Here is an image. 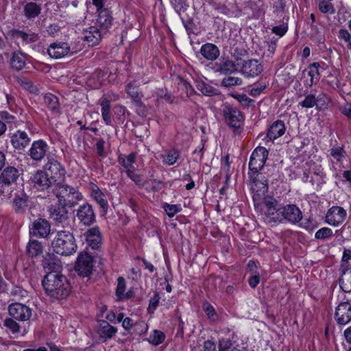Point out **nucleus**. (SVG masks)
<instances>
[{
  "mask_svg": "<svg viewBox=\"0 0 351 351\" xmlns=\"http://www.w3.org/2000/svg\"><path fill=\"white\" fill-rule=\"evenodd\" d=\"M335 318L339 325H346L351 321V304L348 302H341L336 308Z\"/></svg>",
  "mask_w": 351,
  "mask_h": 351,
  "instance_id": "obj_15",
  "label": "nucleus"
},
{
  "mask_svg": "<svg viewBox=\"0 0 351 351\" xmlns=\"http://www.w3.org/2000/svg\"><path fill=\"white\" fill-rule=\"evenodd\" d=\"M339 38L343 40L344 41H346L348 43L351 40V35L346 29H340L339 31Z\"/></svg>",
  "mask_w": 351,
  "mask_h": 351,
  "instance_id": "obj_64",
  "label": "nucleus"
},
{
  "mask_svg": "<svg viewBox=\"0 0 351 351\" xmlns=\"http://www.w3.org/2000/svg\"><path fill=\"white\" fill-rule=\"evenodd\" d=\"M126 91L128 94L132 97V101L136 104L139 105L141 103V99L138 90V87L135 82H130L126 86Z\"/></svg>",
  "mask_w": 351,
  "mask_h": 351,
  "instance_id": "obj_44",
  "label": "nucleus"
},
{
  "mask_svg": "<svg viewBox=\"0 0 351 351\" xmlns=\"http://www.w3.org/2000/svg\"><path fill=\"white\" fill-rule=\"evenodd\" d=\"M265 205V217L264 221L267 223H277L280 220V217L277 215L278 208L277 201L274 199L269 198L265 199L264 202Z\"/></svg>",
  "mask_w": 351,
  "mask_h": 351,
  "instance_id": "obj_16",
  "label": "nucleus"
},
{
  "mask_svg": "<svg viewBox=\"0 0 351 351\" xmlns=\"http://www.w3.org/2000/svg\"><path fill=\"white\" fill-rule=\"evenodd\" d=\"M67 206L63 204H57L52 205L49 208L50 217L58 223H63L68 219Z\"/></svg>",
  "mask_w": 351,
  "mask_h": 351,
  "instance_id": "obj_21",
  "label": "nucleus"
},
{
  "mask_svg": "<svg viewBox=\"0 0 351 351\" xmlns=\"http://www.w3.org/2000/svg\"><path fill=\"white\" fill-rule=\"evenodd\" d=\"M8 313L11 317L21 322L29 320L32 315V311L29 307L18 302L8 306Z\"/></svg>",
  "mask_w": 351,
  "mask_h": 351,
  "instance_id": "obj_9",
  "label": "nucleus"
},
{
  "mask_svg": "<svg viewBox=\"0 0 351 351\" xmlns=\"http://www.w3.org/2000/svg\"><path fill=\"white\" fill-rule=\"evenodd\" d=\"M347 213L344 208L340 206H332L327 212L326 221L334 226H338L346 219Z\"/></svg>",
  "mask_w": 351,
  "mask_h": 351,
  "instance_id": "obj_12",
  "label": "nucleus"
},
{
  "mask_svg": "<svg viewBox=\"0 0 351 351\" xmlns=\"http://www.w3.org/2000/svg\"><path fill=\"white\" fill-rule=\"evenodd\" d=\"M163 208H164L165 211L166 212L167 215L169 217H174L178 213L180 212L182 210V208L178 205L169 204L167 203H165L163 205Z\"/></svg>",
  "mask_w": 351,
  "mask_h": 351,
  "instance_id": "obj_50",
  "label": "nucleus"
},
{
  "mask_svg": "<svg viewBox=\"0 0 351 351\" xmlns=\"http://www.w3.org/2000/svg\"><path fill=\"white\" fill-rule=\"evenodd\" d=\"M90 195L95 201L99 205L104 214H106L108 208V204L104 193L97 185H93L91 188Z\"/></svg>",
  "mask_w": 351,
  "mask_h": 351,
  "instance_id": "obj_26",
  "label": "nucleus"
},
{
  "mask_svg": "<svg viewBox=\"0 0 351 351\" xmlns=\"http://www.w3.org/2000/svg\"><path fill=\"white\" fill-rule=\"evenodd\" d=\"M45 267L47 268L49 270H51L50 272L58 273V271L61 268V265L59 262H49L47 263V266Z\"/></svg>",
  "mask_w": 351,
  "mask_h": 351,
  "instance_id": "obj_62",
  "label": "nucleus"
},
{
  "mask_svg": "<svg viewBox=\"0 0 351 351\" xmlns=\"http://www.w3.org/2000/svg\"><path fill=\"white\" fill-rule=\"evenodd\" d=\"M69 56H72L78 51H81L83 47V45L80 41L77 43H72L69 44Z\"/></svg>",
  "mask_w": 351,
  "mask_h": 351,
  "instance_id": "obj_58",
  "label": "nucleus"
},
{
  "mask_svg": "<svg viewBox=\"0 0 351 351\" xmlns=\"http://www.w3.org/2000/svg\"><path fill=\"white\" fill-rule=\"evenodd\" d=\"M84 38L89 46H95L102 38V32L97 27L92 26L88 29L84 30Z\"/></svg>",
  "mask_w": 351,
  "mask_h": 351,
  "instance_id": "obj_24",
  "label": "nucleus"
},
{
  "mask_svg": "<svg viewBox=\"0 0 351 351\" xmlns=\"http://www.w3.org/2000/svg\"><path fill=\"white\" fill-rule=\"evenodd\" d=\"M180 152L175 149H171L168 152L165 154L161 155V158L162 160V162L167 165H173L178 158H180Z\"/></svg>",
  "mask_w": 351,
  "mask_h": 351,
  "instance_id": "obj_41",
  "label": "nucleus"
},
{
  "mask_svg": "<svg viewBox=\"0 0 351 351\" xmlns=\"http://www.w3.org/2000/svg\"><path fill=\"white\" fill-rule=\"evenodd\" d=\"M197 87V89L204 95L212 96L216 94V90L214 88L204 82L198 83Z\"/></svg>",
  "mask_w": 351,
  "mask_h": 351,
  "instance_id": "obj_52",
  "label": "nucleus"
},
{
  "mask_svg": "<svg viewBox=\"0 0 351 351\" xmlns=\"http://www.w3.org/2000/svg\"><path fill=\"white\" fill-rule=\"evenodd\" d=\"M47 53L50 57L56 59L69 56V43L63 42L52 43L49 47Z\"/></svg>",
  "mask_w": 351,
  "mask_h": 351,
  "instance_id": "obj_20",
  "label": "nucleus"
},
{
  "mask_svg": "<svg viewBox=\"0 0 351 351\" xmlns=\"http://www.w3.org/2000/svg\"><path fill=\"white\" fill-rule=\"evenodd\" d=\"M160 299V297L158 293H155L149 300V306H148V311L149 313H154V311L156 310L157 306H158L159 300Z\"/></svg>",
  "mask_w": 351,
  "mask_h": 351,
  "instance_id": "obj_55",
  "label": "nucleus"
},
{
  "mask_svg": "<svg viewBox=\"0 0 351 351\" xmlns=\"http://www.w3.org/2000/svg\"><path fill=\"white\" fill-rule=\"evenodd\" d=\"M251 181V190L254 193V201L259 200L268 191V180L264 175L259 171L248 172Z\"/></svg>",
  "mask_w": 351,
  "mask_h": 351,
  "instance_id": "obj_4",
  "label": "nucleus"
},
{
  "mask_svg": "<svg viewBox=\"0 0 351 351\" xmlns=\"http://www.w3.org/2000/svg\"><path fill=\"white\" fill-rule=\"evenodd\" d=\"M136 160V154L134 152H132L128 156L121 154L118 157L119 163L125 169V171L134 169V163H135Z\"/></svg>",
  "mask_w": 351,
  "mask_h": 351,
  "instance_id": "obj_35",
  "label": "nucleus"
},
{
  "mask_svg": "<svg viewBox=\"0 0 351 351\" xmlns=\"http://www.w3.org/2000/svg\"><path fill=\"white\" fill-rule=\"evenodd\" d=\"M332 234V231L330 228L324 227L319 230H318L315 234V237L317 239H324L330 237Z\"/></svg>",
  "mask_w": 351,
  "mask_h": 351,
  "instance_id": "obj_54",
  "label": "nucleus"
},
{
  "mask_svg": "<svg viewBox=\"0 0 351 351\" xmlns=\"http://www.w3.org/2000/svg\"><path fill=\"white\" fill-rule=\"evenodd\" d=\"M135 331L137 334L145 333L148 330V326L144 322H140L134 324Z\"/></svg>",
  "mask_w": 351,
  "mask_h": 351,
  "instance_id": "obj_59",
  "label": "nucleus"
},
{
  "mask_svg": "<svg viewBox=\"0 0 351 351\" xmlns=\"http://www.w3.org/2000/svg\"><path fill=\"white\" fill-rule=\"evenodd\" d=\"M28 197L26 195L16 196L13 199V206L16 213L25 211L27 206Z\"/></svg>",
  "mask_w": 351,
  "mask_h": 351,
  "instance_id": "obj_43",
  "label": "nucleus"
},
{
  "mask_svg": "<svg viewBox=\"0 0 351 351\" xmlns=\"http://www.w3.org/2000/svg\"><path fill=\"white\" fill-rule=\"evenodd\" d=\"M87 244L93 249H98L101 245V235L98 227L88 229L85 233Z\"/></svg>",
  "mask_w": 351,
  "mask_h": 351,
  "instance_id": "obj_23",
  "label": "nucleus"
},
{
  "mask_svg": "<svg viewBox=\"0 0 351 351\" xmlns=\"http://www.w3.org/2000/svg\"><path fill=\"white\" fill-rule=\"evenodd\" d=\"M49 149L48 144L43 140L35 141L29 149V156L36 162L41 161L46 156Z\"/></svg>",
  "mask_w": 351,
  "mask_h": 351,
  "instance_id": "obj_11",
  "label": "nucleus"
},
{
  "mask_svg": "<svg viewBox=\"0 0 351 351\" xmlns=\"http://www.w3.org/2000/svg\"><path fill=\"white\" fill-rule=\"evenodd\" d=\"M263 70V65L257 60L251 59L243 61L241 73L246 77H254L260 75Z\"/></svg>",
  "mask_w": 351,
  "mask_h": 351,
  "instance_id": "obj_13",
  "label": "nucleus"
},
{
  "mask_svg": "<svg viewBox=\"0 0 351 351\" xmlns=\"http://www.w3.org/2000/svg\"><path fill=\"white\" fill-rule=\"evenodd\" d=\"M100 106L101 107V116L104 121L108 125H112L110 99L106 96H104L100 99Z\"/></svg>",
  "mask_w": 351,
  "mask_h": 351,
  "instance_id": "obj_33",
  "label": "nucleus"
},
{
  "mask_svg": "<svg viewBox=\"0 0 351 351\" xmlns=\"http://www.w3.org/2000/svg\"><path fill=\"white\" fill-rule=\"evenodd\" d=\"M23 87L30 93L35 94L38 93V88L30 81L24 82L23 83Z\"/></svg>",
  "mask_w": 351,
  "mask_h": 351,
  "instance_id": "obj_60",
  "label": "nucleus"
},
{
  "mask_svg": "<svg viewBox=\"0 0 351 351\" xmlns=\"http://www.w3.org/2000/svg\"><path fill=\"white\" fill-rule=\"evenodd\" d=\"M53 250L58 254L69 256L77 249L73 234L67 230H58L51 242Z\"/></svg>",
  "mask_w": 351,
  "mask_h": 351,
  "instance_id": "obj_3",
  "label": "nucleus"
},
{
  "mask_svg": "<svg viewBox=\"0 0 351 351\" xmlns=\"http://www.w3.org/2000/svg\"><path fill=\"white\" fill-rule=\"evenodd\" d=\"M200 53L205 59L213 61L219 56L220 51L215 45L206 43L201 47Z\"/></svg>",
  "mask_w": 351,
  "mask_h": 351,
  "instance_id": "obj_25",
  "label": "nucleus"
},
{
  "mask_svg": "<svg viewBox=\"0 0 351 351\" xmlns=\"http://www.w3.org/2000/svg\"><path fill=\"white\" fill-rule=\"evenodd\" d=\"M117 332V328L109 324L107 322L103 321L100 324L99 333L102 339H111Z\"/></svg>",
  "mask_w": 351,
  "mask_h": 351,
  "instance_id": "obj_36",
  "label": "nucleus"
},
{
  "mask_svg": "<svg viewBox=\"0 0 351 351\" xmlns=\"http://www.w3.org/2000/svg\"><path fill=\"white\" fill-rule=\"evenodd\" d=\"M0 119L2 122L6 123L9 128L16 126L17 119L16 117L6 110L0 111Z\"/></svg>",
  "mask_w": 351,
  "mask_h": 351,
  "instance_id": "obj_45",
  "label": "nucleus"
},
{
  "mask_svg": "<svg viewBox=\"0 0 351 351\" xmlns=\"http://www.w3.org/2000/svg\"><path fill=\"white\" fill-rule=\"evenodd\" d=\"M112 16L108 9H104L99 12L97 19V25L103 29H108L112 25Z\"/></svg>",
  "mask_w": 351,
  "mask_h": 351,
  "instance_id": "obj_30",
  "label": "nucleus"
},
{
  "mask_svg": "<svg viewBox=\"0 0 351 351\" xmlns=\"http://www.w3.org/2000/svg\"><path fill=\"white\" fill-rule=\"evenodd\" d=\"M285 132V126L283 121L278 120L275 121L269 128L267 137L274 141L282 136Z\"/></svg>",
  "mask_w": 351,
  "mask_h": 351,
  "instance_id": "obj_27",
  "label": "nucleus"
},
{
  "mask_svg": "<svg viewBox=\"0 0 351 351\" xmlns=\"http://www.w3.org/2000/svg\"><path fill=\"white\" fill-rule=\"evenodd\" d=\"M27 252L32 256H37L43 252V246L41 243L36 241H30L27 245Z\"/></svg>",
  "mask_w": 351,
  "mask_h": 351,
  "instance_id": "obj_42",
  "label": "nucleus"
},
{
  "mask_svg": "<svg viewBox=\"0 0 351 351\" xmlns=\"http://www.w3.org/2000/svg\"><path fill=\"white\" fill-rule=\"evenodd\" d=\"M165 339V335L162 331L154 330L150 334L147 341L154 346H158Z\"/></svg>",
  "mask_w": 351,
  "mask_h": 351,
  "instance_id": "obj_46",
  "label": "nucleus"
},
{
  "mask_svg": "<svg viewBox=\"0 0 351 351\" xmlns=\"http://www.w3.org/2000/svg\"><path fill=\"white\" fill-rule=\"evenodd\" d=\"M265 88V84H254L253 88L250 91V95L253 97H256L259 95Z\"/></svg>",
  "mask_w": 351,
  "mask_h": 351,
  "instance_id": "obj_57",
  "label": "nucleus"
},
{
  "mask_svg": "<svg viewBox=\"0 0 351 351\" xmlns=\"http://www.w3.org/2000/svg\"><path fill=\"white\" fill-rule=\"evenodd\" d=\"M268 156V151L264 147H257L251 154L249 172L260 171L264 167Z\"/></svg>",
  "mask_w": 351,
  "mask_h": 351,
  "instance_id": "obj_6",
  "label": "nucleus"
},
{
  "mask_svg": "<svg viewBox=\"0 0 351 351\" xmlns=\"http://www.w3.org/2000/svg\"><path fill=\"white\" fill-rule=\"evenodd\" d=\"M32 181L34 186L40 191L53 187V180L49 178V174L41 170L37 171L32 177Z\"/></svg>",
  "mask_w": 351,
  "mask_h": 351,
  "instance_id": "obj_18",
  "label": "nucleus"
},
{
  "mask_svg": "<svg viewBox=\"0 0 351 351\" xmlns=\"http://www.w3.org/2000/svg\"><path fill=\"white\" fill-rule=\"evenodd\" d=\"M3 324L14 335L18 334L21 331L19 324L12 317L5 319Z\"/></svg>",
  "mask_w": 351,
  "mask_h": 351,
  "instance_id": "obj_47",
  "label": "nucleus"
},
{
  "mask_svg": "<svg viewBox=\"0 0 351 351\" xmlns=\"http://www.w3.org/2000/svg\"><path fill=\"white\" fill-rule=\"evenodd\" d=\"M30 138L25 131H16L11 136V144L19 150H23L30 143Z\"/></svg>",
  "mask_w": 351,
  "mask_h": 351,
  "instance_id": "obj_22",
  "label": "nucleus"
},
{
  "mask_svg": "<svg viewBox=\"0 0 351 351\" xmlns=\"http://www.w3.org/2000/svg\"><path fill=\"white\" fill-rule=\"evenodd\" d=\"M52 191L58 199V203L70 208L77 204L83 199L82 194L77 188L62 182L55 185Z\"/></svg>",
  "mask_w": 351,
  "mask_h": 351,
  "instance_id": "obj_2",
  "label": "nucleus"
},
{
  "mask_svg": "<svg viewBox=\"0 0 351 351\" xmlns=\"http://www.w3.org/2000/svg\"><path fill=\"white\" fill-rule=\"evenodd\" d=\"M46 173L49 174V178L53 180V186L58 183H61L64 179L66 171L63 166L57 160H50L45 165Z\"/></svg>",
  "mask_w": 351,
  "mask_h": 351,
  "instance_id": "obj_8",
  "label": "nucleus"
},
{
  "mask_svg": "<svg viewBox=\"0 0 351 351\" xmlns=\"http://www.w3.org/2000/svg\"><path fill=\"white\" fill-rule=\"evenodd\" d=\"M217 71L222 74L229 75L237 71V68L233 61L227 60L221 61L217 64Z\"/></svg>",
  "mask_w": 351,
  "mask_h": 351,
  "instance_id": "obj_37",
  "label": "nucleus"
},
{
  "mask_svg": "<svg viewBox=\"0 0 351 351\" xmlns=\"http://www.w3.org/2000/svg\"><path fill=\"white\" fill-rule=\"evenodd\" d=\"M11 294L19 298L25 297L27 292L20 287H14L11 291Z\"/></svg>",
  "mask_w": 351,
  "mask_h": 351,
  "instance_id": "obj_61",
  "label": "nucleus"
},
{
  "mask_svg": "<svg viewBox=\"0 0 351 351\" xmlns=\"http://www.w3.org/2000/svg\"><path fill=\"white\" fill-rule=\"evenodd\" d=\"M319 9L322 13L332 14L335 12L332 4L328 1H321L319 4Z\"/></svg>",
  "mask_w": 351,
  "mask_h": 351,
  "instance_id": "obj_53",
  "label": "nucleus"
},
{
  "mask_svg": "<svg viewBox=\"0 0 351 351\" xmlns=\"http://www.w3.org/2000/svg\"><path fill=\"white\" fill-rule=\"evenodd\" d=\"M10 64L12 68L17 71L22 69L25 65V58L24 55L19 51L14 52Z\"/></svg>",
  "mask_w": 351,
  "mask_h": 351,
  "instance_id": "obj_39",
  "label": "nucleus"
},
{
  "mask_svg": "<svg viewBox=\"0 0 351 351\" xmlns=\"http://www.w3.org/2000/svg\"><path fill=\"white\" fill-rule=\"evenodd\" d=\"M20 175L19 169L16 167H7L1 173L0 183L3 187L11 186L16 182Z\"/></svg>",
  "mask_w": 351,
  "mask_h": 351,
  "instance_id": "obj_19",
  "label": "nucleus"
},
{
  "mask_svg": "<svg viewBox=\"0 0 351 351\" xmlns=\"http://www.w3.org/2000/svg\"><path fill=\"white\" fill-rule=\"evenodd\" d=\"M77 217L80 221L86 226H90L95 221L94 210L89 204L80 206L77 210Z\"/></svg>",
  "mask_w": 351,
  "mask_h": 351,
  "instance_id": "obj_17",
  "label": "nucleus"
},
{
  "mask_svg": "<svg viewBox=\"0 0 351 351\" xmlns=\"http://www.w3.org/2000/svg\"><path fill=\"white\" fill-rule=\"evenodd\" d=\"M126 283L123 277H119L117 279V286L116 289V295L119 300H124L131 298L133 296V291L130 290L125 292Z\"/></svg>",
  "mask_w": 351,
  "mask_h": 351,
  "instance_id": "obj_29",
  "label": "nucleus"
},
{
  "mask_svg": "<svg viewBox=\"0 0 351 351\" xmlns=\"http://www.w3.org/2000/svg\"><path fill=\"white\" fill-rule=\"evenodd\" d=\"M321 64L319 62H313L308 66V75L310 77L309 80L305 82V85L307 87H311L315 82H317L319 79V71Z\"/></svg>",
  "mask_w": 351,
  "mask_h": 351,
  "instance_id": "obj_34",
  "label": "nucleus"
},
{
  "mask_svg": "<svg viewBox=\"0 0 351 351\" xmlns=\"http://www.w3.org/2000/svg\"><path fill=\"white\" fill-rule=\"evenodd\" d=\"M237 98L240 103L245 106H249L254 101L245 94L239 95Z\"/></svg>",
  "mask_w": 351,
  "mask_h": 351,
  "instance_id": "obj_63",
  "label": "nucleus"
},
{
  "mask_svg": "<svg viewBox=\"0 0 351 351\" xmlns=\"http://www.w3.org/2000/svg\"><path fill=\"white\" fill-rule=\"evenodd\" d=\"M339 284L344 292H351V269L343 272L339 278Z\"/></svg>",
  "mask_w": 351,
  "mask_h": 351,
  "instance_id": "obj_40",
  "label": "nucleus"
},
{
  "mask_svg": "<svg viewBox=\"0 0 351 351\" xmlns=\"http://www.w3.org/2000/svg\"><path fill=\"white\" fill-rule=\"evenodd\" d=\"M50 231V223L42 218L36 219L30 227V233L37 237L45 238L49 234Z\"/></svg>",
  "mask_w": 351,
  "mask_h": 351,
  "instance_id": "obj_14",
  "label": "nucleus"
},
{
  "mask_svg": "<svg viewBox=\"0 0 351 351\" xmlns=\"http://www.w3.org/2000/svg\"><path fill=\"white\" fill-rule=\"evenodd\" d=\"M41 5L35 2H28L23 8L24 16L29 20L35 19L41 12Z\"/></svg>",
  "mask_w": 351,
  "mask_h": 351,
  "instance_id": "obj_32",
  "label": "nucleus"
},
{
  "mask_svg": "<svg viewBox=\"0 0 351 351\" xmlns=\"http://www.w3.org/2000/svg\"><path fill=\"white\" fill-rule=\"evenodd\" d=\"M226 123L231 128H239L243 121L241 112L235 106L226 105L223 108Z\"/></svg>",
  "mask_w": 351,
  "mask_h": 351,
  "instance_id": "obj_7",
  "label": "nucleus"
},
{
  "mask_svg": "<svg viewBox=\"0 0 351 351\" xmlns=\"http://www.w3.org/2000/svg\"><path fill=\"white\" fill-rule=\"evenodd\" d=\"M203 309L210 320L216 322L218 319V315L214 307L209 302H205L203 304Z\"/></svg>",
  "mask_w": 351,
  "mask_h": 351,
  "instance_id": "obj_48",
  "label": "nucleus"
},
{
  "mask_svg": "<svg viewBox=\"0 0 351 351\" xmlns=\"http://www.w3.org/2000/svg\"><path fill=\"white\" fill-rule=\"evenodd\" d=\"M14 36L18 40H21L25 44H29L36 42L38 39V36L34 33H27L20 30H16L14 32Z\"/></svg>",
  "mask_w": 351,
  "mask_h": 351,
  "instance_id": "obj_38",
  "label": "nucleus"
},
{
  "mask_svg": "<svg viewBox=\"0 0 351 351\" xmlns=\"http://www.w3.org/2000/svg\"><path fill=\"white\" fill-rule=\"evenodd\" d=\"M321 97H323L325 99V100H324L325 104L330 101L329 97L325 94H321L317 98L315 97V96L314 95L308 94L305 97V98L303 101H302L299 103V104H300V106H301L303 108H313L315 106H316L317 102H319L321 100Z\"/></svg>",
  "mask_w": 351,
  "mask_h": 351,
  "instance_id": "obj_31",
  "label": "nucleus"
},
{
  "mask_svg": "<svg viewBox=\"0 0 351 351\" xmlns=\"http://www.w3.org/2000/svg\"><path fill=\"white\" fill-rule=\"evenodd\" d=\"M44 103L47 108L55 115L60 113L58 98L52 93H47L44 96Z\"/></svg>",
  "mask_w": 351,
  "mask_h": 351,
  "instance_id": "obj_28",
  "label": "nucleus"
},
{
  "mask_svg": "<svg viewBox=\"0 0 351 351\" xmlns=\"http://www.w3.org/2000/svg\"><path fill=\"white\" fill-rule=\"evenodd\" d=\"M277 215L280 217V220L277 223L288 222L295 224L302 219V211L295 204H287L278 208Z\"/></svg>",
  "mask_w": 351,
  "mask_h": 351,
  "instance_id": "obj_5",
  "label": "nucleus"
},
{
  "mask_svg": "<svg viewBox=\"0 0 351 351\" xmlns=\"http://www.w3.org/2000/svg\"><path fill=\"white\" fill-rule=\"evenodd\" d=\"M330 155L340 162L346 157V152L342 147H334L330 149Z\"/></svg>",
  "mask_w": 351,
  "mask_h": 351,
  "instance_id": "obj_51",
  "label": "nucleus"
},
{
  "mask_svg": "<svg viewBox=\"0 0 351 351\" xmlns=\"http://www.w3.org/2000/svg\"><path fill=\"white\" fill-rule=\"evenodd\" d=\"M135 167L131 170L128 169L125 171V173L128 178H130L133 182L136 184H141L142 183V178L139 174H137L136 172Z\"/></svg>",
  "mask_w": 351,
  "mask_h": 351,
  "instance_id": "obj_56",
  "label": "nucleus"
},
{
  "mask_svg": "<svg viewBox=\"0 0 351 351\" xmlns=\"http://www.w3.org/2000/svg\"><path fill=\"white\" fill-rule=\"evenodd\" d=\"M46 293L55 299H63L70 292V287L66 278L56 272H49L43 280Z\"/></svg>",
  "mask_w": 351,
  "mask_h": 351,
  "instance_id": "obj_1",
  "label": "nucleus"
},
{
  "mask_svg": "<svg viewBox=\"0 0 351 351\" xmlns=\"http://www.w3.org/2000/svg\"><path fill=\"white\" fill-rule=\"evenodd\" d=\"M242 80L238 77L229 76L221 81V85L225 87L239 86L242 84Z\"/></svg>",
  "mask_w": 351,
  "mask_h": 351,
  "instance_id": "obj_49",
  "label": "nucleus"
},
{
  "mask_svg": "<svg viewBox=\"0 0 351 351\" xmlns=\"http://www.w3.org/2000/svg\"><path fill=\"white\" fill-rule=\"evenodd\" d=\"M93 268V257L86 252L80 253L75 265L78 274L82 277H87L91 274Z\"/></svg>",
  "mask_w": 351,
  "mask_h": 351,
  "instance_id": "obj_10",
  "label": "nucleus"
}]
</instances>
